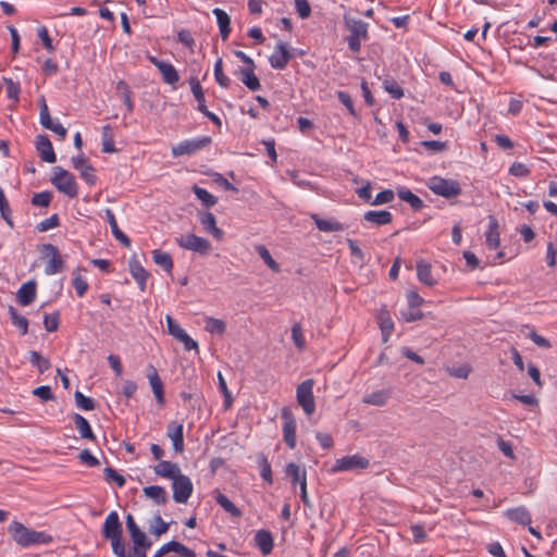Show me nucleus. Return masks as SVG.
<instances>
[{"label":"nucleus","mask_w":557,"mask_h":557,"mask_svg":"<svg viewBox=\"0 0 557 557\" xmlns=\"http://www.w3.org/2000/svg\"><path fill=\"white\" fill-rule=\"evenodd\" d=\"M485 237L486 246L490 249H496L499 246L498 222L494 216H490V225Z\"/></svg>","instance_id":"nucleus-30"},{"label":"nucleus","mask_w":557,"mask_h":557,"mask_svg":"<svg viewBox=\"0 0 557 557\" xmlns=\"http://www.w3.org/2000/svg\"><path fill=\"white\" fill-rule=\"evenodd\" d=\"M36 282L28 281L24 283L17 290V300L22 306L30 305L36 298Z\"/></svg>","instance_id":"nucleus-21"},{"label":"nucleus","mask_w":557,"mask_h":557,"mask_svg":"<svg viewBox=\"0 0 557 557\" xmlns=\"http://www.w3.org/2000/svg\"><path fill=\"white\" fill-rule=\"evenodd\" d=\"M0 213L3 220L10 225L13 226V222L11 219V209L9 206V202L5 198L4 191L2 188H0Z\"/></svg>","instance_id":"nucleus-45"},{"label":"nucleus","mask_w":557,"mask_h":557,"mask_svg":"<svg viewBox=\"0 0 557 557\" xmlns=\"http://www.w3.org/2000/svg\"><path fill=\"white\" fill-rule=\"evenodd\" d=\"M9 314L12 324L18 327L21 330V333L25 335L28 331V320L25 317L21 315L17 312V310L12 306L9 307Z\"/></svg>","instance_id":"nucleus-38"},{"label":"nucleus","mask_w":557,"mask_h":557,"mask_svg":"<svg viewBox=\"0 0 557 557\" xmlns=\"http://www.w3.org/2000/svg\"><path fill=\"white\" fill-rule=\"evenodd\" d=\"M391 394L388 389H381L366 395L362 401L368 405L383 406L389 399Z\"/></svg>","instance_id":"nucleus-33"},{"label":"nucleus","mask_w":557,"mask_h":557,"mask_svg":"<svg viewBox=\"0 0 557 557\" xmlns=\"http://www.w3.org/2000/svg\"><path fill=\"white\" fill-rule=\"evenodd\" d=\"M144 494L152 499L157 505H163L168 502L166 491L159 485L146 486L143 490Z\"/></svg>","instance_id":"nucleus-29"},{"label":"nucleus","mask_w":557,"mask_h":557,"mask_svg":"<svg viewBox=\"0 0 557 557\" xmlns=\"http://www.w3.org/2000/svg\"><path fill=\"white\" fill-rule=\"evenodd\" d=\"M72 164L75 170L79 171L81 177L88 183L94 185L96 176L94 174V168L89 164L88 160L83 156L72 157Z\"/></svg>","instance_id":"nucleus-15"},{"label":"nucleus","mask_w":557,"mask_h":557,"mask_svg":"<svg viewBox=\"0 0 557 557\" xmlns=\"http://www.w3.org/2000/svg\"><path fill=\"white\" fill-rule=\"evenodd\" d=\"M255 542L264 556L273 549V536L270 531L259 530L255 535Z\"/></svg>","instance_id":"nucleus-24"},{"label":"nucleus","mask_w":557,"mask_h":557,"mask_svg":"<svg viewBox=\"0 0 557 557\" xmlns=\"http://www.w3.org/2000/svg\"><path fill=\"white\" fill-rule=\"evenodd\" d=\"M172 490L173 499L178 504H185L193 494L191 480L187 475L181 473L172 480Z\"/></svg>","instance_id":"nucleus-9"},{"label":"nucleus","mask_w":557,"mask_h":557,"mask_svg":"<svg viewBox=\"0 0 557 557\" xmlns=\"http://www.w3.org/2000/svg\"><path fill=\"white\" fill-rule=\"evenodd\" d=\"M363 219L367 222L374 223L376 225H385L392 222L393 216L387 210H371L364 213Z\"/></svg>","instance_id":"nucleus-28"},{"label":"nucleus","mask_w":557,"mask_h":557,"mask_svg":"<svg viewBox=\"0 0 557 557\" xmlns=\"http://www.w3.org/2000/svg\"><path fill=\"white\" fill-rule=\"evenodd\" d=\"M423 313L418 308L408 307L406 310L401 311V318L406 322H413L422 319Z\"/></svg>","instance_id":"nucleus-60"},{"label":"nucleus","mask_w":557,"mask_h":557,"mask_svg":"<svg viewBox=\"0 0 557 557\" xmlns=\"http://www.w3.org/2000/svg\"><path fill=\"white\" fill-rule=\"evenodd\" d=\"M29 361L33 366L38 368L40 373L48 371L51 367L50 361L37 351H30Z\"/></svg>","instance_id":"nucleus-42"},{"label":"nucleus","mask_w":557,"mask_h":557,"mask_svg":"<svg viewBox=\"0 0 557 557\" xmlns=\"http://www.w3.org/2000/svg\"><path fill=\"white\" fill-rule=\"evenodd\" d=\"M206 331L212 334H223L226 329V324L224 321L215 318H208L206 320Z\"/></svg>","instance_id":"nucleus-44"},{"label":"nucleus","mask_w":557,"mask_h":557,"mask_svg":"<svg viewBox=\"0 0 557 557\" xmlns=\"http://www.w3.org/2000/svg\"><path fill=\"white\" fill-rule=\"evenodd\" d=\"M212 13L216 17V23L219 25L221 38L223 40H226L231 33V18L228 14L220 8L213 9Z\"/></svg>","instance_id":"nucleus-25"},{"label":"nucleus","mask_w":557,"mask_h":557,"mask_svg":"<svg viewBox=\"0 0 557 557\" xmlns=\"http://www.w3.org/2000/svg\"><path fill=\"white\" fill-rule=\"evenodd\" d=\"M103 472L107 481H114L120 487L125 485L126 481L124 476L117 473L113 468L107 467Z\"/></svg>","instance_id":"nucleus-59"},{"label":"nucleus","mask_w":557,"mask_h":557,"mask_svg":"<svg viewBox=\"0 0 557 557\" xmlns=\"http://www.w3.org/2000/svg\"><path fill=\"white\" fill-rule=\"evenodd\" d=\"M52 199V193L51 191H41L38 194H35L32 198V203L36 207H48Z\"/></svg>","instance_id":"nucleus-51"},{"label":"nucleus","mask_w":557,"mask_h":557,"mask_svg":"<svg viewBox=\"0 0 557 557\" xmlns=\"http://www.w3.org/2000/svg\"><path fill=\"white\" fill-rule=\"evenodd\" d=\"M51 183L59 191L65 194L70 198H74L78 194V187L74 175L61 166H55L53 169Z\"/></svg>","instance_id":"nucleus-3"},{"label":"nucleus","mask_w":557,"mask_h":557,"mask_svg":"<svg viewBox=\"0 0 557 557\" xmlns=\"http://www.w3.org/2000/svg\"><path fill=\"white\" fill-rule=\"evenodd\" d=\"M102 536L106 540H115L123 536V527L116 511H111L103 523Z\"/></svg>","instance_id":"nucleus-12"},{"label":"nucleus","mask_w":557,"mask_h":557,"mask_svg":"<svg viewBox=\"0 0 557 557\" xmlns=\"http://www.w3.org/2000/svg\"><path fill=\"white\" fill-rule=\"evenodd\" d=\"M9 532L11 533L13 540L18 545L24 547L36 544H48L52 541L51 535L26 528L24 524L17 521L11 523L9 527Z\"/></svg>","instance_id":"nucleus-2"},{"label":"nucleus","mask_w":557,"mask_h":557,"mask_svg":"<svg viewBox=\"0 0 557 557\" xmlns=\"http://www.w3.org/2000/svg\"><path fill=\"white\" fill-rule=\"evenodd\" d=\"M343 20L345 28L349 32V35L346 38L348 48L352 52H359L361 49V42L369 38V24L350 13H345Z\"/></svg>","instance_id":"nucleus-1"},{"label":"nucleus","mask_w":557,"mask_h":557,"mask_svg":"<svg viewBox=\"0 0 557 557\" xmlns=\"http://www.w3.org/2000/svg\"><path fill=\"white\" fill-rule=\"evenodd\" d=\"M36 149L40 158L48 163H54L57 160L52 144L48 136L38 135L36 138Z\"/></svg>","instance_id":"nucleus-16"},{"label":"nucleus","mask_w":557,"mask_h":557,"mask_svg":"<svg viewBox=\"0 0 557 557\" xmlns=\"http://www.w3.org/2000/svg\"><path fill=\"white\" fill-rule=\"evenodd\" d=\"M384 89L394 98L400 99L404 97V90L394 79H386L383 83Z\"/></svg>","instance_id":"nucleus-46"},{"label":"nucleus","mask_w":557,"mask_h":557,"mask_svg":"<svg viewBox=\"0 0 557 557\" xmlns=\"http://www.w3.org/2000/svg\"><path fill=\"white\" fill-rule=\"evenodd\" d=\"M131 539L134 543V547L149 548L151 541H149L144 531L139 530L131 534Z\"/></svg>","instance_id":"nucleus-50"},{"label":"nucleus","mask_w":557,"mask_h":557,"mask_svg":"<svg viewBox=\"0 0 557 557\" xmlns=\"http://www.w3.org/2000/svg\"><path fill=\"white\" fill-rule=\"evenodd\" d=\"M3 82L8 97L17 100L21 91L18 83L14 82L12 78H4Z\"/></svg>","instance_id":"nucleus-52"},{"label":"nucleus","mask_w":557,"mask_h":557,"mask_svg":"<svg viewBox=\"0 0 557 557\" xmlns=\"http://www.w3.org/2000/svg\"><path fill=\"white\" fill-rule=\"evenodd\" d=\"M315 226L321 232H342L344 231L343 224L335 220L321 219L317 214L312 215Z\"/></svg>","instance_id":"nucleus-31"},{"label":"nucleus","mask_w":557,"mask_h":557,"mask_svg":"<svg viewBox=\"0 0 557 557\" xmlns=\"http://www.w3.org/2000/svg\"><path fill=\"white\" fill-rule=\"evenodd\" d=\"M292 57L293 54L287 44L280 41L275 47L274 53L270 57V64L275 70H283L286 67Z\"/></svg>","instance_id":"nucleus-14"},{"label":"nucleus","mask_w":557,"mask_h":557,"mask_svg":"<svg viewBox=\"0 0 557 557\" xmlns=\"http://www.w3.org/2000/svg\"><path fill=\"white\" fill-rule=\"evenodd\" d=\"M147 377L152 388L153 395L160 405L164 404L163 383L153 366L148 367Z\"/></svg>","instance_id":"nucleus-17"},{"label":"nucleus","mask_w":557,"mask_h":557,"mask_svg":"<svg viewBox=\"0 0 557 557\" xmlns=\"http://www.w3.org/2000/svg\"><path fill=\"white\" fill-rule=\"evenodd\" d=\"M214 77L216 83L223 88H227L231 84V79L223 73V62L221 58L218 59L214 64Z\"/></svg>","instance_id":"nucleus-43"},{"label":"nucleus","mask_w":557,"mask_h":557,"mask_svg":"<svg viewBox=\"0 0 557 557\" xmlns=\"http://www.w3.org/2000/svg\"><path fill=\"white\" fill-rule=\"evenodd\" d=\"M397 195H398L399 199L408 202L413 210L418 211V210L422 209L423 201L417 195H414L410 189H408L406 187L398 188Z\"/></svg>","instance_id":"nucleus-32"},{"label":"nucleus","mask_w":557,"mask_h":557,"mask_svg":"<svg viewBox=\"0 0 557 557\" xmlns=\"http://www.w3.org/2000/svg\"><path fill=\"white\" fill-rule=\"evenodd\" d=\"M393 199H394V191L391 189H385V190L380 191L375 196V199L373 200L372 205L379 206V205L388 203Z\"/></svg>","instance_id":"nucleus-64"},{"label":"nucleus","mask_w":557,"mask_h":557,"mask_svg":"<svg viewBox=\"0 0 557 557\" xmlns=\"http://www.w3.org/2000/svg\"><path fill=\"white\" fill-rule=\"evenodd\" d=\"M509 173L517 177H525L530 174V170L521 162H513L509 168Z\"/></svg>","instance_id":"nucleus-63"},{"label":"nucleus","mask_w":557,"mask_h":557,"mask_svg":"<svg viewBox=\"0 0 557 557\" xmlns=\"http://www.w3.org/2000/svg\"><path fill=\"white\" fill-rule=\"evenodd\" d=\"M199 221L203 230L210 233L214 238L222 239L223 231L216 226L215 216L211 212H201L199 214Z\"/></svg>","instance_id":"nucleus-18"},{"label":"nucleus","mask_w":557,"mask_h":557,"mask_svg":"<svg viewBox=\"0 0 557 557\" xmlns=\"http://www.w3.org/2000/svg\"><path fill=\"white\" fill-rule=\"evenodd\" d=\"M283 419V438L286 445L294 449L296 447V420L293 411L288 407L282 409Z\"/></svg>","instance_id":"nucleus-11"},{"label":"nucleus","mask_w":557,"mask_h":557,"mask_svg":"<svg viewBox=\"0 0 557 557\" xmlns=\"http://www.w3.org/2000/svg\"><path fill=\"white\" fill-rule=\"evenodd\" d=\"M216 503L228 513L239 517L242 511L222 493L218 492L215 496Z\"/></svg>","instance_id":"nucleus-39"},{"label":"nucleus","mask_w":557,"mask_h":557,"mask_svg":"<svg viewBox=\"0 0 557 557\" xmlns=\"http://www.w3.org/2000/svg\"><path fill=\"white\" fill-rule=\"evenodd\" d=\"M426 186L436 195L450 199L461 194L460 185L457 181L433 176L426 183Z\"/></svg>","instance_id":"nucleus-4"},{"label":"nucleus","mask_w":557,"mask_h":557,"mask_svg":"<svg viewBox=\"0 0 557 557\" xmlns=\"http://www.w3.org/2000/svg\"><path fill=\"white\" fill-rule=\"evenodd\" d=\"M153 521H154V524H152L150 527V532L152 534H154L156 536H160L168 531L169 524L166 522H164L163 519L159 515L154 517Z\"/></svg>","instance_id":"nucleus-56"},{"label":"nucleus","mask_w":557,"mask_h":557,"mask_svg":"<svg viewBox=\"0 0 557 557\" xmlns=\"http://www.w3.org/2000/svg\"><path fill=\"white\" fill-rule=\"evenodd\" d=\"M417 276L418 280L426 286L431 287L436 284V280L432 275V267L424 260H419L417 262Z\"/></svg>","instance_id":"nucleus-23"},{"label":"nucleus","mask_w":557,"mask_h":557,"mask_svg":"<svg viewBox=\"0 0 557 557\" xmlns=\"http://www.w3.org/2000/svg\"><path fill=\"white\" fill-rule=\"evenodd\" d=\"M78 458L82 463L88 467H97L100 463L99 460L88 449H83L79 453Z\"/></svg>","instance_id":"nucleus-61"},{"label":"nucleus","mask_w":557,"mask_h":557,"mask_svg":"<svg viewBox=\"0 0 557 557\" xmlns=\"http://www.w3.org/2000/svg\"><path fill=\"white\" fill-rule=\"evenodd\" d=\"M525 336L540 348L548 349L552 347L550 342L542 335L537 334L534 330H530Z\"/></svg>","instance_id":"nucleus-53"},{"label":"nucleus","mask_w":557,"mask_h":557,"mask_svg":"<svg viewBox=\"0 0 557 557\" xmlns=\"http://www.w3.org/2000/svg\"><path fill=\"white\" fill-rule=\"evenodd\" d=\"M166 436L172 441L173 449L177 454L184 451V426L182 423L171 421L166 425Z\"/></svg>","instance_id":"nucleus-13"},{"label":"nucleus","mask_w":557,"mask_h":557,"mask_svg":"<svg viewBox=\"0 0 557 557\" xmlns=\"http://www.w3.org/2000/svg\"><path fill=\"white\" fill-rule=\"evenodd\" d=\"M239 74H240V81L248 89H250L251 91H257L260 89V87H261L260 81L256 76V74L253 72V67H251V66L242 67V69H239Z\"/></svg>","instance_id":"nucleus-27"},{"label":"nucleus","mask_w":557,"mask_h":557,"mask_svg":"<svg viewBox=\"0 0 557 557\" xmlns=\"http://www.w3.org/2000/svg\"><path fill=\"white\" fill-rule=\"evenodd\" d=\"M129 272L133 278L137 282L141 292L146 288V281L148 278V272L143 268L139 260L136 257L129 259L128 262Z\"/></svg>","instance_id":"nucleus-19"},{"label":"nucleus","mask_w":557,"mask_h":557,"mask_svg":"<svg viewBox=\"0 0 557 557\" xmlns=\"http://www.w3.org/2000/svg\"><path fill=\"white\" fill-rule=\"evenodd\" d=\"M292 338L295 344V346L299 349L305 348V338L302 335L301 326L298 323H295L292 327Z\"/></svg>","instance_id":"nucleus-55"},{"label":"nucleus","mask_w":557,"mask_h":557,"mask_svg":"<svg viewBox=\"0 0 557 557\" xmlns=\"http://www.w3.org/2000/svg\"><path fill=\"white\" fill-rule=\"evenodd\" d=\"M152 258L154 263L164 269L166 272L172 271L173 260L170 253L156 249L152 251Z\"/></svg>","instance_id":"nucleus-37"},{"label":"nucleus","mask_w":557,"mask_h":557,"mask_svg":"<svg viewBox=\"0 0 557 557\" xmlns=\"http://www.w3.org/2000/svg\"><path fill=\"white\" fill-rule=\"evenodd\" d=\"M313 384V380L308 379L301 382L296 389L297 403L307 416H311L315 410Z\"/></svg>","instance_id":"nucleus-5"},{"label":"nucleus","mask_w":557,"mask_h":557,"mask_svg":"<svg viewBox=\"0 0 557 557\" xmlns=\"http://www.w3.org/2000/svg\"><path fill=\"white\" fill-rule=\"evenodd\" d=\"M506 518L517 522L521 525H528L531 523V513L524 506L510 508L505 512Z\"/></svg>","instance_id":"nucleus-22"},{"label":"nucleus","mask_w":557,"mask_h":557,"mask_svg":"<svg viewBox=\"0 0 557 557\" xmlns=\"http://www.w3.org/2000/svg\"><path fill=\"white\" fill-rule=\"evenodd\" d=\"M44 326L48 332H54L59 327V313L45 314Z\"/></svg>","instance_id":"nucleus-58"},{"label":"nucleus","mask_w":557,"mask_h":557,"mask_svg":"<svg viewBox=\"0 0 557 557\" xmlns=\"http://www.w3.org/2000/svg\"><path fill=\"white\" fill-rule=\"evenodd\" d=\"M370 460L360 455L344 456L337 459L332 468L333 472L367 469Z\"/></svg>","instance_id":"nucleus-8"},{"label":"nucleus","mask_w":557,"mask_h":557,"mask_svg":"<svg viewBox=\"0 0 557 557\" xmlns=\"http://www.w3.org/2000/svg\"><path fill=\"white\" fill-rule=\"evenodd\" d=\"M175 243L186 250H191L200 255H207L211 250V244L206 238L199 237L193 233L182 234L175 237Z\"/></svg>","instance_id":"nucleus-6"},{"label":"nucleus","mask_w":557,"mask_h":557,"mask_svg":"<svg viewBox=\"0 0 557 557\" xmlns=\"http://www.w3.org/2000/svg\"><path fill=\"white\" fill-rule=\"evenodd\" d=\"M106 218L108 223L110 224L113 236L116 240H119L124 247L131 246V239L120 230L114 213L110 210H106Z\"/></svg>","instance_id":"nucleus-26"},{"label":"nucleus","mask_w":557,"mask_h":557,"mask_svg":"<svg viewBox=\"0 0 557 557\" xmlns=\"http://www.w3.org/2000/svg\"><path fill=\"white\" fill-rule=\"evenodd\" d=\"M166 326L169 334H171L177 341L184 333H186L185 330H183L180 326V324L176 321H174L170 315H166Z\"/></svg>","instance_id":"nucleus-54"},{"label":"nucleus","mask_w":557,"mask_h":557,"mask_svg":"<svg viewBox=\"0 0 557 557\" xmlns=\"http://www.w3.org/2000/svg\"><path fill=\"white\" fill-rule=\"evenodd\" d=\"M41 253L46 259H48L47 265L45 268V273L47 275H53L63 270V260L60 256L58 248L54 245H42Z\"/></svg>","instance_id":"nucleus-10"},{"label":"nucleus","mask_w":557,"mask_h":557,"mask_svg":"<svg viewBox=\"0 0 557 557\" xmlns=\"http://www.w3.org/2000/svg\"><path fill=\"white\" fill-rule=\"evenodd\" d=\"M171 552L177 553L181 557H196L194 550L189 549L180 542L171 541Z\"/></svg>","instance_id":"nucleus-57"},{"label":"nucleus","mask_w":557,"mask_h":557,"mask_svg":"<svg viewBox=\"0 0 557 557\" xmlns=\"http://www.w3.org/2000/svg\"><path fill=\"white\" fill-rule=\"evenodd\" d=\"M75 403L76 406L83 410H94L95 409V401L94 399L86 397L83 393L79 391L75 392Z\"/></svg>","instance_id":"nucleus-48"},{"label":"nucleus","mask_w":557,"mask_h":557,"mask_svg":"<svg viewBox=\"0 0 557 557\" xmlns=\"http://www.w3.org/2000/svg\"><path fill=\"white\" fill-rule=\"evenodd\" d=\"M158 70L162 74V78L166 84L174 85L178 82L180 75L171 63L164 62Z\"/></svg>","instance_id":"nucleus-36"},{"label":"nucleus","mask_w":557,"mask_h":557,"mask_svg":"<svg viewBox=\"0 0 557 557\" xmlns=\"http://www.w3.org/2000/svg\"><path fill=\"white\" fill-rule=\"evenodd\" d=\"M153 471L157 475L170 480H174L176 475L182 473L177 463L165 460H161L157 466H154Z\"/></svg>","instance_id":"nucleus-20"},{"label":"nucleus","mask_w":557,"mask_h":557,"mask_svg":"<svg viewBox=\"0 0 557 557\" xmlns=\"http://www.w3.org/2000/svg\"><path fill=\"white\" fill-rule=\"evenodd\" d=\"M74 424L83 438L95 440L89 422L81 414L73 416Z\"/></svg>","instance_id":"nucleus-34"},{"label":"nucleus","mask_w":557,"mask_h":557,"mask_svg":"<svg viewBox=\"0 0 557 557\" xmlns=\"http://www.w3.org/2000/svg\"><path fill=\"white\" fill-rule=\"evenodd\" d=\"M257 252L259 257L263 260V262L274 272H280V264L272 258L270 251L267 247L260 245L257 247Z\"/></svg>","instance_id":"nucleus-40"},{"label":"nucleus","mask_w":557,"mask_h":557,"mask_svg":"<svg viewBox=\"0 0 557 557\" xmlns=\"http://www.w3.org/2000/svg\"><path fill=\"white\" fill-rule=\"evenodd\" d=\"M59 225V216L58 214H53L51 215L50 218L41 221L38 225H37V230L39 232H47L51 228H54Z\"/></svg>","instance_id":"nucleus-62"},{"label":"nucleus","mask_w":557,"mask_h":557,"mask_svg":"<svg viewBox=\"0 0 557 557\" xmlns=\"http://www.w3.org/2000/svg\"><path fill=\"white\" fill-rule=\"evenodd\" d=\"M189 85H190V89H191V92L195 97V99L197 100L198 102V111H205L207 109L206 104H205V94H203V90H202V87L200 85V82L198 81V78L196 77H191L189 79Z\"/></svg>","instance_id":"nucleus-35"},{"label":"nucleus","mask_w":557,"mask_h":557,"mask_svg":"<svg viewBox=\"0 0 557 557\" xmlns=\"http://www.w3.org/2000/svg\"><path fill=\"white\" fill-rule=\"evenodd\" d=\"M110 126L106 125L102 128V151L106 153L115 152L116 149L114 147V141L112 137L109 135Z\"/></svg>","instance_id":"nucleus-49"},{"label":"nucleus","mask_w":557,"mask_h":557,"mask_svg":"<svg viewBox=\"0 0 557 557\" xmlns=\"http://www.w3.org/2000/svg\"><path fill=\"white\" fill-rule=\"evenodd\" d=\"M210 143L211 137L209 136L183 140L180 144L172 147V154L173 157L194 154L197 151H200L201 149L206 148Z\"/></svg>","instance_id":"nucleus-7"},{"label":"nucleus","mask_w":557,"mask_h":557,"mask_svg":"<svg viewBox=\"0 0 557 557\" xmlns=\"http://www.w3.org/2000/svg\"><path fill=\"white\" fill-rule=\"evenodd\" d=\"M193 191L203 206L209 208L216 203V198L205 188L194 186Z\"/></svg>","instance_id":"nucleus-41"},{"label":"nucleus","mask_w":557,"mask_h":557,"mask_svg":"<svg viewBox=\"0 0 557 557\" xmlns=\"http://www.w3.org/2000/svg\"><path fill=\"white\" fill-rule=\"evenodd\" d=\"M306 471L301 469L298 465L290 462L286 466V474L292 479V483L299 484L301 481L302 472Z\"/></svg>","instance_id":"nucleus-47"}]
</instances>
